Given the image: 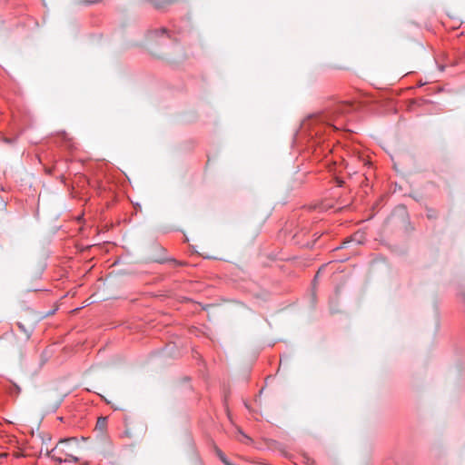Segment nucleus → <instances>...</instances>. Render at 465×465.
Masks as SVG:
<instances>
[{
  "mask_svg": "<svg viewBox=\"0 0 465 465\" xmlns=\"http://www.w3.org/2000/svg\"><path fill=\"white\" fill-rule=\"evenodd\" d=\"M59 135L61 137L62 142L70 150L74 148V143L72 141V138L69 137V135L65 132L59 133Z\"/></svg>",
  "mask_w": 465,
  "mask_h": 465,
  "instance_id": "7ed1b4c3",
  "label": "nucleus"
},
{
  "mask_svg": "<svg viewBox=\"0 0 465 465\" xmlns=\"http://www.w3.org/2000/svg\"><path fill=\"white\" fill-rule=\"evenodd\" d=\"M7 456L8 453L6 452L0 453V464H2L5 460H6Z\"/></svg>",
  "mask_w": 465,
  "mask_h": 465,
  "instance_id": "0eeeda50",
  "label": "nucleus"
},
{
  "mask_svg": "<svg viewBox=\"0 0 465 465\" xmlns=\"http://www.w3.org/2000/svg\"><path fill=\"white\" fill-rule=\"evenodd\" d=\"M217 455L224 465H233L220 450H217Z\"/></svg>",
  "mask_w": 465,
  "mask_h": 465,
  "instance_id": "39448f33",
  "label": "nucleus"
},
{
  "mask_svg": "<svg viewBox=\"0 0 465 465\" xmlns=\"http://www.w3.org/2000/svg\"><path fill=\"white\" fill-rule=\"evenodd\" d=\"M107 427V418L106 417H100L97 420L96 422V429L104 431Z\"/></svg>",
  "mask_w": 465,
  "mask_h": 465,
  "instance_id": "20e7f679",
  "label": "nucleus"
},
{
  "mask_svg": "<svg viewBox=\"0 0 465 465\" xmlns=\"http://www.w3.org/2000/svg\"><path fill=\"white\" fill-rule=\"evenodd\" d=\"M76 438L60 440L57 445L48 452V456L58 463L74 462L77 463L79 459L74 454V447H77Z\"/></svg>",
  "mask_w": 465,
  "mask_h": 465,
  "instance_id": "f03ea898",
  "label": "nucleus"
},
{
  "mask_svg": "<svg viewBox=\"0 0 465 465\" xmlns=\"http://www.w3.org/2000/svg\"><path fill=\"white\" fill-rule=\"evenodd\" d=\"M158 32L163 34V33H166V29L165 28H161Z\"/></svg>",
  "mask_w": 465,
  "mask_h": 465,
  "instance_id": "6e6552de",
  "label": "nucleus"
},
{
  "mask_svg": "<svg viewBox=\"0 0 465 465\" xmlns=\"http://www.w3.org/2000/svg\"><path fill=\"white\" fill-rule=\"evenodd\" d=\"M124 434H125L127 437H131L130 433H129L127 430L124 432Z\"/></svg>",
  "mask_w": 465,
  "mask_h": 465,
  "instance_id": "1a4fd4ad",
  "label": "nucleus"
},
{
  "mask_svg": "<svg viewBox=\"0 0 465 465\" xmlns=\"http://www.w3.org/2000/svg\"><path fill=\"white\" fill-rule=\"evenodd\" d=\"M17 327L19 328V330L24 332L25 334V337L26 339H29L30 338V335H31V331L27 330L25 328V326L21 323V322H17Z\"/></svg>",
  "mask_w": 465,
  "mask_h": 465,
  "instance_id": "423d86ee",
  "label": "nucleus"
},
{
  "mask_svg": "<svg viewBox=\"0 0 465 465\" xmlns=\"http://www.w3.org/2000/svg\"><path fill=\"white\" fill-rule=\"evenodd\" d=\"M352 105L348 103H341L337 104L331 112L320 114L315 116L310 117L303 123V127L311 129L312 136H321L322 128H328L330 131L340 129L342 126L341 119L343 115L351 113Z\"/></svg>",
  "mask_w": 465,
  "mask_h": 465,
  "instance_id": "f257e3e1",
  "label": "nucleus"
}]
</instances>
